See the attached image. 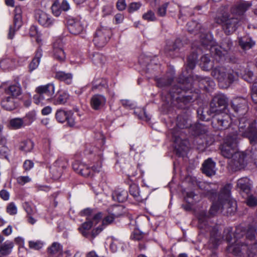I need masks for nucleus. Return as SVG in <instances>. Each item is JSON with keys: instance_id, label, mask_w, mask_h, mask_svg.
<instances>
[{"instance_id": "1", "label": "nucleus", "mask_w": 257, "mask_h": 257, "mask_svg": "<svg viewBox=\"0 0 257 257\" xmlns=\"http://www.w3.org/2000/svg\"><path fill=\"white\" fill-rule=\"evenodd\" d=\"M197 219L200 233L210 235V248H217L222 240H225L229 244L227 247V251L234 255L257 257V226L255 224L249 225L246 229L241 226L237 227L232 238V227L225 228L222 235L218 226L211 221L206 212L200 211Z\"/></svg>"}, {"instance_id": "2", "label": "nucleus", "mask_w": 257, "mask_h": 257, "mask_svg": "<svg viewBox=\"0 0 257 257\" xmlns=\"http://www.w3.org/2000/svg\"><path fill=\"white\" fill-rule=\"evenodd\" d=\"M241 137L247 138L252 145L251 150V157L257 165V130H245L240 132V130L229 133L224 139L223 143L220 145L219 150L221 155L225 158H232L236 152V147Z\"/></svg>"}, {"instance_id": "3", "label": "nucleus", "mask_w": 257, "mask_h": 257, "mask_svg": "<svg viewBox=\"0 0 257 257\" xmlns=\"http://www.w3.org/2000/svg\"><path fill=\"white\" fill-rule=\"evenodd\" d=\"M251 6V4L249 2H241L230 8V14L223 12L220 15L216 16L215 21L222 26L226 35H230L236 30L244 14Z\"/></svg>"}, {"instance_id": "4", "label": "nucleus", "mask_w": 257, "mask_h": 257, "mask_svg": "<svg viewBox=\"0 0 257 257\" xmlns=\"http://www.w3.org/2000/svg\"><path fill=\"white\" fill-rule=\"evenodd\" d=\"M182 130H169L167 135L171 137L176 154L179 157L185 155L190 148L186 134Z\"/></svg>"}, {"instance_id": "5", "label": "nucleus", "mask_w": 257, "mask_h": 257, "mask_svg": "<svg viewBox=\"0 0 257 257\" xmlns=\"http://www.w3.org/2000/svg\"><path fill=\"white\" fill-rule=\"evenodd\" d=\"M211 75L216 79L222 87L227 88L237 80L238 71L234 72L230 67L217 66L211 71Z\"/></svg>"}, {"instance_id": "6", "label": "nucleus", "mask_w": 257, "mask_h": 257, "mask_svg": "<svg viewBox=\"0 0 257 257\" xmlns=\"http://www.w3.org/2000/svg\"><path fill=\"white\" fill-rule=\"evenodd\" d=\"M228 102V99L224 94L219 93L215 95L210 103V108L207 113L212 116L221 113L227 116Z\"/></svg>"}, {"instance_id": "7", "label": "nucleus", "mask_w": 257, "mask_h": 257, "mask_svg": "<svg viewBox=\"0 0 257 257\" xmlns=\"http://www.w3.org/2000/svg\"><path fill=\"white\" fill-rule=\"evenodd\" d=\"M233 43L228 37L224 38L220 46L210 47V51L214 58L218 62H223L226 59L228 52L232 47Z\"/></svg>"}, {"instance_id": "8", "label": "nucleus", "mask_w": 257, "mask_h": 257, "mask_svg": "<svg viewBox=\"0 0 257 257\" xmlns=\"http://www.w3.org/2000/svg\"><path fill=\"white\" fill-rule=\"evenodd\" d=\"M111 35V30L105 27L98 28L95 33L93 42L98 48L103 47L107 43Z\"/></svg>"}, {"instance_id": "9", "label": "nucleus", "mask_w": 257, "mask_h": 257, "mask_svg": "<svg viewBox=\"0 0 257 257\" xmlns=\"http://www.w3.org/2000/svg\"><path fill=\"white\" fill-rule=\"evenodd\" d=\"M205 126L204 123L199 122L192 123L188 116L183 114L177 116L175 128H203Z\"/></svg>"}, {"instance_id": "10", "label": "nucleus", "mask_w": 257, "mask_h": 257, "mask_svg": "<svg viewBox=\"0 0 257 257\" xmlns=\"http://www.w3.org/2000/svg\"><path fill=\"white\" fill-rule=\"evenodd\" d=\"M36 118L34 111L28 112L24 117L14 118L10 120L9 126L14 128L24 127L31 125Z\"/></svg>"}, {"instance_id": "11", "label": "nucleus", "mask_w": 257, "mask_h": 257, "mask_svg": "<svg viewBox=\"0 0 257 257\" xmlns=\"http://www.w3.org/2000/svg\"><path fill=\"white\" fill-rule=\"evenodd\" d=\"M55 118L59 122L61 123L66 121L68 127H73L75 125L76 122L71 111H66L62 109H58L56 112Z\"/></svg>"}, {"instance_id": "12", "label": "nucleus", "mask_w": 257, "mask_h": 257, "mask_svg": "<svg viewBox=\"0 0 257 257\" xmlns=\"http://www.w3.org/2000/svg\"><path fill=\"white\" fill-rule=\"evenodd\" d=\"M13 26H10L8 34V38L12 39L16 31H18L22 25V10L20 7H16L14 10Z\"/></svg>"}, {"instance_id": "13", "label": "nucleus", "mask_w": 257, "mask_h": 257, "mask_svg": "<svg viewBox=\"0 0 257 257\" xmlns=\"http://www.w3.org/2000/svg\"><path fill=\"white\" fill-rule=\"evenodd\" d=\"M52 56L53 58L60 62H63L66 59V54L63 49V43L61 39H57L53 45Z\"/></svg>"}, {"instance_id": "14", "label": "nucleus", "mask_w": 257, "mask_h": 257, "mask_svg": "<svg viewBox=\"0 0 257 257\" xmlns=\"http://www.w3.org/2000/svg\"><path fill=\"white\" fill-rule=\"evenodd\" d=\"M221 205V211L226 215H231L236 210L237 205L236 201L231 198H224L219 200Z\"/></svg>"}, {"instance_id": "15", "label": "nucleus", "mask_w": 257, "mask_h": 257, "mask_svg": "<svg viewBox=\"0 0 257 257\" xmlns=\"http://www.w3.org/2000/svg\"><path fill=\"white\" fill-rule=\"evenodd\" d=\"M231 107L239 115H242L247 111V101L244 98L237 97L233 99Z\"/></svg>"}, {"instance_id": "16", "label": "nucleus", "mask_w": 257, "mask_h": 257, "mask_svg": "<svg viewBox=\"0 0 257 257\" xmlns=\"http://www.w3.org/2000/svg\"><path fill=\"white\" fill-rule=\"evenodd\" d=\"M35 17L38 23L45 27H50L55 23V20L50 15L40 10L37 11Z\"/></svg>"}, {"instance_id": "17", "label": "nucleus", "mask_w": 257, "mask_h": 257, "mask_svg": "<svg viewBox=\"0 0 257 257\" xmlns=\"http://www.w3.org/2000/svg\"><path fill=\"white\" fill-rule=\"evenodd\" d=\"M189 133L195 138L204 139L206 145H211L215 141L214 135H208L206 130H190Z\"/></svg>"}, {"instance_id": "18", "label": "nucleus", "mask_w": 257, "mask_h": 257, "mask_svg": "<svg viewBox=\"0 0 257 257\" xmlns=\"http://www.w3.org/2000/svg\"><path fill=\"white\" fill-rule=\"evenodd\" d=\"M68 29L70 33L74 35L80 34L83 29V27L80 20L70 18L67 22Z\"/></svg>"}, {"instance_id": "19", "label": "nucleus", "mask_w": 257, "mask_h": 257, "mask_svg": "<svg viewBox=\"0 0 257 257\" xmlns=\"http://www.w3.org/2000/svg\"><path fill=\"white\" fill-rule=\"evenodd\" d=\"M106 99L104 96L101 94L93 95L90 99V105L91 107L95 110H98L101 109L105 104Z\"/></svg>"}, {"instance_id": "20", "label": "nucleus", "mask_w": 257, "mask_h": 257, "mask_svg": "<svg viewBox=\"0 0 257 257\" xmlns=\"http://www.w3.org/2000/svg\"><path fill=\"white\" fill-rule=\"evenodd\" d=\"M174 78V72L173 71L167 72L165 76L161 78H156L155 80L159 87L163 88L169 86Z\"/></svg>"}, {"instance_id": "21", "label": "nucleus", "mask_w": 257, "mask_h": 257, "mask_svg": "<svg viewBox=\"0 0 257 257\" xmlns=\"http://www.w3.org/2000/svg\"><path fill=\"white\" fill-rule=\"evenodd\" d=\"M101 168V161H99L96 166H93L91 168L87 165L84 164L79 174L84 177H92L93 173L99 172Z\"/></svg>"}, {"instance_id": "22", "label": "nucleus", "mask_w": 257, "mask_h": 257, "mask_svg": "<svg viewBox=\"0 0 257 257\" xmlns=\"http://www.w3.org/2000/svg\"><path fill=\"white\" fill-rule=\"evenodd\" d=\"M36 91L41 95L46 96V99L48 100L54 93L55 87L52 83H49L45 85H41L36 88Z\"/></svg>"}, {"instance_id": "23", "label": "nucleus", "mask_w": 257, "mask_h": 257, "mask_svg": "<svg viewBox=\"0 0 257 257\" xmlns=\"http://www.w3.org/2000/svg\"><path fill=\"white\" fill-rule=\"evenodd\" d=\"M215 163L211 158L205 160L202 164V172L206 176L210 177L215 174Z\"/></svg>"}, {"instance_id": "24", "label": "nucleus", "mask_w": 257, "mask_h": 257, "mask_svg": "<svg viewBox=\"0 0 257 257\" xmlns=\"http://www.w3.org/2000/svg\"><path fill=\"white\" fill-rule=\"evenodd\" d=\"M237 186L242 193L248 195L251 189V184L250 180L247 177H242L238 180Z\"/></svg>"}, {"instance_id": "25", "label": "nucleus", "mask_w": 257, "mask_h": 257, "mask_svg": "<svg viewBox=\"0 0 257 257\" xmlns=\"http://www.w3.org/2000/svg\"><path fill=\"white\" fill-rule=\"evenodd\" d=\"M1 103L2 107L9 111L16 109L18 106L15 98L6 95L4 97Z\"/></svg>"}, {"instance_id": "26", "label": "nucleus", "mask_w": 257, "mask_h": 257, "mask_svg": "<svg viewBox=\"0 0 257 257\" xmlns=\"http://www.w3.org/2000/svg\"><path fill=\"white\" fill-rule=\"evenodd\" d=\"M93 221L90 219L87 218L86 220L82 223L78 228L79 232L86 238L90 237L89 230L93 226Z\"/></svg>"}, {"instance_id": "27", "label": "nucleus", "mask_w": 257, "mask_h": 257, "mask_svg": "<svg viewBox=\"0 0 257 257\" xmlns=\"http://www.w3.org/2000/svg\"><path fill=\"white\" fill-rule=\"evenodd\" d=\"M210 185V184L205 182H199L198 184L199 187L204 190V195L212 199L216 198L217 190L215 189H211Z\"/></svg>"}, {"instance_id": "28", "label": "nucleus", "mask_w": 257, "mask_h": 257, "mask_svg": "<svg viewBox=\"0 0 257 257\" xmlns=\"http://www.w3.org/2000/svg\"><path fill=\"white\" fill-rule=\"evenodd\" d=\"M22 93V89L20 85L18 84L10 85L5 90V94L13 96L16 98Z\"/></svg>"}, {"instance_id": "29", "label": "nucleus", "mask_w": 257, "mask_h": 257, "mask_svg": "<svg viewBox=\"0 0 257 257\" xmlns=\"http://www.w3.org/2000/svg\"><path fill=\"white\" fill-rule=\"evenodd\" d=\"M129 191L130 194L139 202H142L144 200L146 199L145 195L141 193L139 186L135 184H131L130 186Z\"/></svg>"}, {"instance_id": "30", "label": "nucleus", "mask_w": 257, "mask_h": 257, "mask_svg": "<svg viewBox=\"0 0 257 257\" xmlns=\"http://www.w3.org/2000/svg\"><path fill=\"white\" fill-rule=\"evenodd\" d=\"M55 78L57 80L65 82L67 84H70L72 82L73 75L71 73L59 71L56 72Z\"/></svg>"}, {"instance_id": "31", "label": "nucleus", "mask_w": 257, "mask_h": 257, "mask_svg": "<svg viewBox=\"0 0 257 257\" xmlns=\"http://www.w3.org/2000/svg\"><path fill=\"white\" fill-rule=\"evenodd\" d=\"M238 71V77H241L246 81L251 83L253 81V74L252 72L247 70L241 66H239L237 68Z\"/></svg>"}, {"instance_id": "32", "label": "nucleus", "mask_w": 257, "mask_h": 257, "mask_svg": "<svg viewBox=\"0 0 257 257\" xmlns=\"http://www.w3.org/2000/svg\"><path fill=\"white\" fill-rule=\"evenodd\" d=\"M7 140L6 138L2 135V130H0V144L3 145L0 148V158L8 160L9 156V150L5 146Z\"/></svg>"}, {"instance_id": "33", "label": "nucleus", "mask_w": 257, "mask_h": 257, "mask_svg": "<svg viewBox=\"0 0 257 257\" xmlns=\"http://www.w3.org/2000/svg\"><path fill=\"white\" fill-rule=\"evenodd\" d=\"M14 243L11 240H7L0 245V254L4 256L9 255L12 251Z\"/></svg>"}, {"instance_id": "34", "label": "nucleus", "mask_w": 257, "mask_h": 257, "mask_svg": "<svg viewBox=\"0 0 257 257\" xmlns=\"http://www.w3.org/2000/svg\"><path fill=\"white\" fill-rule=\"evenodd\" d=\"M189 86L185 87L183 84H178L174 86L172 90L170 91L169 94H168V97L170 98H173L175 97V94H179L181 93L182 91H186L191 88V84H189Z\"/></svg>"}, {"instance_id": "35", "label": "nucleus", "mask_w": 257, "mask_h": 257, "mask_svg": "<svg viewBox=\"0 0 257 257\" xmlns=\"http://www.w3.org/2000/svg\"><path fill=\"white\" fill-rule=\"evenodd\" d=\"M112 197L115 201H117L119 202H123L126 200L128 197V193L124 190L118 189L112 193Z\"/></svg>"}, {"instance_id": "36", "label": "nucleus", "mask_w": 257, "mask_h": 257, "mask_svg": "<svg viewBox=\"0 0 257 257\" xmlns=\"http://www.w3.org/2000/svg\"><path fill=\"white\" fill-rule=\"evenodd\" d=\"M69 94L65 92H60L53 99V103L55 105H62L67 102L69 98Z\"/></svg>"}, {"instance_id": "37", "label": "nucleus", "mask_w": 257, "mask_h": 257, "mask_svg": "<svg viewBox=\"0 0 257 257\" xmlns=\"http://www.w3.org/2000/svg\"><path fill=\"white\" fill-rule=\"evenodd\" d=\"M238 128H257L255 120H250L245 117L240 118L239 120Z\"/></svg>"}, {"instance_id": "38", "label": "nucleus", "mask_w": 257, "mask_h": 257, "mask_svg": "<svg viewBox=\"0 0 257 257\" xmlns=\"http://www.w3.org/2000/svg\"><path fill=\"white\" fill-rule=\"evenodd\" d=\"M34 146V143L30 140H26L22 141L19 145V149L20 151L27 153L31 152Z\"/></svg>"}, {"instance_id": "39", "label": "nucleus", "mask_w": 257, "mask_h": 257, "mask_svg": "<svg viewBox=\"0 0 257 257\" xmlns=\"http://www.w3.org/2000/svg\"><path fill=\"white\" fill-rule=\"evenodd\" d=\"M187 29L189 33L194 34H197L198 33H202L203 32L201 29V24L195 21L188 22L187 24Z\"/></svg>"}, {"instance_id": "40", "label": "nucleus", "mask_w": 257, "mask_h": 257, "mask_svg": "<svg viewBox=\"0 0 257 257\" xmlns=\"http://www.w3.org/2000/svg\"><path fill=\"white\" fill-rule=\"evenodd\" d=\"M92 90L99 89L101 90L102 88H108L107 81L103 78H95L92 82Z\"/></svg>"}, {"instance_id": "41", "label": "nucleus", "mask_w": 257, "mask_h": 257, "mask_svg": "<svg viewBox=\"0 0 257 257\" xmlns=\"http://www.w3.org/2000/svg\"><path fill=\"white\" fill-rule=\"evenodd\" d=\"M42 56V50L41 49H38L36 52L35 57L29 64L30 71H32L37 68Z\"/></svg>"}, {"instance_id": "42", "label": "nucleus", "mask_w": 257, "mask_h": 257, "mask_svg": "<svg viewBox=\"0 0 257 257\" xmlns=\"http://www.w3.org/2000/svg\"><path fill=\"white\" fill-rule=\"evenodd\" d=\"M91 60L94 65L101 66L105 63L106 58L101 53H94L91 57Z\"/></svg>"}, {"instance_id": "43", "label": "nucleus", "mask_w": 257, "mask_h": 257, "mask_svg": "<svg viewBox=\"0 0 257 257\" xmlns=\"http://www.w3.org/2000/svg\"><path fill=\"white\" fill-rule=\"evenodd\" d=\"M239 44L242 49L248 50L254 45V43L250 38L247 37H244L239 39Z\"/></svg>"}, {"instance_id": "44", "label": "nucleus", "mask_w": 257, "mask_h": 257, "mask_svg": "<svg viewBox=\"0 0 257 257\" xmlns=\"http://www.w3.org/2000/svg\"><path fill=\"white\" fill-rule=\"evenodd\" d=\"M200 65L203 70L208 71L212 67V63L208 55H204L201 58Z\"/></svg>"}, {"instance_id": "45", "label": "nucleus", "mask_w": 257, "mask_h": 257, "mask_svg": "<svg viewBox=\"0 0 257 257\" xmlns=\"http://www.w3.org/2000/svg\"><path fill=\"white\" fill-rule=\"evenodd\" d=\"M231 187L232 186L231 184H226L220 190V193L218 196V199L222 200L224 198H230V195Z\"/></svg>"}, {"instance_id": "46", "label": "nucleus", "mask_w": 257, "mask_h": 257, "mask_svg": "<svg viewBox=\"0 0 257 257\" xmlns=\"http://www.w3.org/2000/svg\"><path fill=\"white\" fill-rule=\"evenodd\" d=\"M134 113L140 119L144 120L146 121H149L151 119L150 115L147 113L144 108L136 109L134 111Z\"/></svg>"}, {"instance_id": "47", "label": "nucleus", "mask_w": 257, "mask_h": 257, "mask_svg": "<svg viewBox=\"0 0 257 257\" xmlns=\"http://www.w3.org/2000/svg\"><path fill=\"white\" fill-rule=\"evenodd\" d=\"M63 160H57L55 162L56 165L59 166V167H61V168L59 169V170L58 171H57L56 173H55V171H57V169L55 168V166L52 169L51 172L53 174V177L55 179H58L59 178L62 172V170L66 167V165H63Z\"/></svg>"}, {"instance_id": "48", "label": "nucleus", "mask_w": 257, "mask_h": 257, "mask_svg": "<svg viewBox=\"0 0 257 257\" xmlns=\"http://www.w3.org/2000/svg\"><path fill=\"white\" fill-rule=\"evenodd\" d=\"M62 250V246L58 242H54L47 249L48 253L50 254H55L57 253L61 252Z\"/></svg>"}, {"instance_id": "49", "label": "nucleus", "mask_w": 257, "mask_h": 257, "mask_svg": "<svg viewBox=\"0 0 257 257\" xmlns=\"http://www.w3.org/2000/svg\"><path fill=\"white\" fill-rule=\"evenodd\" d=\"M109 210V213L115 218L119 217L123 214V208L121 206H114Z\"/></svg>"}, {"instance_id": "50", "label": "nucleus", "mask_w": 257, "mask_h": 257, "mask_svg": "<svg viewBox=\"0 0 257 257\" xmlns=\"http://www.w3.org/2000/svg\"><path fill=\"white\" fill-rule=\"evenodd\" d=\"M197 55L195 53L190 55L187 58V69L192 70L196 66Z\"/></svg>"}, {"instance_id": "51", "label": "nucleus", "mask_w": 257, "mask_h": 257, "mask_svg": "<svg viewBox=\"0 0 257 257\" xmlns=\"http://www.w3.org/2000/svg\"><path fill=\"white\" fill-rule=\"evenodd\" d=\"M147 234L140 230L139 229H134L131 238L135 240L139 241L142 239Z\"/></svg>"}, {"instance_id": "52", "label": "nucleus", "mask_w": 257, "mask_h": 257, "mask_svg": "<svg viewBox=\"0 0 257 257\" xmlns=\"http://www.w3.org/2000/svg\"><path fill=\"white\" fill-rule=\"evenodd\" d=\"M115 219V218L108 212V214L103 218L101 225L105 228L107 226L112 224Z\"/></svg>"}, {"instance_id": "53", "label": "nucleus", "mask_w": 257, "mask_h": 257, "mask_svg": "<svg viewBox=\"0 0 257 257\" xmlns=\"http://www.w3.org/2000/svg\"><path fill=\"white\" fill-rule=\"evenodd\" d=\"M43 244V242L40 240H30L29 241V246L30 248L35 250L40 249L42 248Z\"/></svg>"}, {"instance_id": "54", "label": "nucleus", "mask_w": 257, "mask_h": 257, "mask_svg": "<svg viewBox=\"0 0 257 257\" xmlns=\"http://www.w3.org/2000/svg\"><path fill=\"white\" fill-rule=\"evenodd\" d=\"M221 205L220 204L219 200L218 202H213L209 210V214L211 216L215 215L219 210H221Z\"/></svg>"}, {"instance_id": "55", "label": "nucleus", "mask_w": 257, "mask_h": 257, "mask_svg": "<svg viewBox=\"0 0 257 257\" xmlns=\"http://www.w3.org/2000/svg\"><path fill=\"white\" fill-rule=\"evenodd\" d=\"M142 18L148 22L157 21L155 13L151 10L148 11L147 13L144 14Z\"/></svg>"}, {"instance_id": "56", "label": "nucleus", "mask_w": 257, "mask_h": 257, "mask_svg": "<svg viewBox=\"0 0 257 257\" xmlns=\"http://www.w3.org/2000/svg\"><path fill=\"white\" fill-rule=\"evenodd\" d=\"M142 4L140 2H133L130 4L127 7L129 13H132L138 10L141 7Z\"/></svg>"}, {"instance_id": "57", "label": "nucleus", "mask_w": 257, "mask_h": 257, "mask_svg": "<svg viewBox=\"0 0 257 257\" xmlns=\"http://www.w3.org/2000/svg\"><path fill=\"white\" fill-rule=\"evenodd\" d=\"M169 3H166L160 6L157 10V14L160 17H164L166 14V11L168 8Z\"/></svg>"}, {"instance_id": "58", "label": "nucleus", "mask_w": 257, "mask_h": 257, "mask_svg": "<svg viewBox=\"0 0 257 257\" xmlns=\"http://www.w3.org/2000/svg\"><path fill=\"white\" fill-rule=\"evenodd\" d=\"M51 10L53 14L56 17L59 16L62 12L60 6L57 2H55L51 6Z\"/></svg>"}, {"instance_id": "59", "label": "nucleus", "mask_w": 257, "mask_h": 257, "mask_svg": "<svg viewBox=\"0 0 257 257\" xmlns=\"http://www.w3.org/2000/svg\"><path fill=\"white\" fill-rule=\"evenodd\" d=\"M29 34L31 37H36V40L38 42L39 41V37L40 36V34L38 31V28L35 26H32L29 30Z\"/></svg>"}, {"instance_id": "60", "label": "nucleus", "mask_w": 257, "mask_h": 257, "mask_svg": "<svg viewBox=\"0 0 257 257\" xmlns=\"http://www.w3.org/2000/svg\"><path fill=\"white\" fill-rule=\"evenodd\" d=\"M104 228L101 225H100L96 228L93 229L90 233V237L92 239H94L96 236H97Z\"/></svg>"}, {"instance_id": "61", "label": "nucleus", "mask_w": 257, "mask_h": 257, "mask_svg": "<svg viewBox=\"0 0 257 257\" xmlns=\"http://www.w3.org/2000/svg\"><path fill=\"white\" fill-rule=\"evenodd\" d=\"M7 211L11 215H15L17 213V208L14 202H11L8 205Z\"/></svg>"}, {"instance_id": "62", "label": "nucleus", "mask_w": 257, "mask_h": 257, "mask_svg": "<svg viewBox=\"0 0 257 257\" xmlns=\"http://www.w3.org/2000/svg\"><path fill=\"white\" fill-rule=\"evenodd\" d=\"M246 204L250 207H254L257 205V199L253 195L248 196L246 200Z\"/></svg>"}, {"instance_id": "63", "label": "nucleus", "mask_w": 257, "mask_h": 257, "mask_svg": "<svg viewBox=\"0 0 257 257\" xmlns=\"http://www.w3.org/2000/svg\"><path fill=\"white\" fill-rule=\"evenodd\" d=\"M23 207L25 211H26V212L27 213L28 215H32L35 212V210L28 202H25L23 204Z\"/></svg>"}, {"instance_id": "64", "label": "nucleus", "mask_w": 257, "mask_h": 257, "mask_svg": "<svg viewBox=\"0 0 257 257\" xmlns=\"http://www.w3.org/2000/svg\"><path fill=\"white\" fill-rule=\"evenodd\" d=\"M251 98L252 101L255 103H257V85L256 84H253L251 88Z\"/></svg>"}]
</instances>
